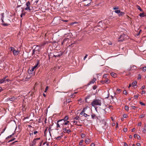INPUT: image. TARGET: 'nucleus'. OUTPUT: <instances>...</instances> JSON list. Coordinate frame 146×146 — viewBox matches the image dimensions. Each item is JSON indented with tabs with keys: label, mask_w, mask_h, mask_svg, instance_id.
Masks as SVG:
<instances>
[{
	"label": "nucleus",
	"mask_w": 146,
	"mask_h": 146,
	"mask_svg": "<svg viewBox=\"0 0 146 146\" xmlns=\"http://www.w3.org/2000/svg\"><path fill=\"white\" fill-rule=\"evenodd\" d=\"M101 100L97 99L93 100L91 103V105L94 107H96L97 106H101Z\"/></svg>",
	"instance_id": "obj_1"
},
{
	"label": "nucleus",
	"mask_w": 146,
	"mask_h": 146,
	"mask_svg": "<svg viewBox=\"0 0 146 146\" xmlns=\"http://www.w3.org/2000/svg\"><path fill=\"white\" fill-rule=\"evenodd\" d=\"M39 60L37 61V64L35 66H34L31 69L30 71L29 72V74H32V72H33L34 69L37 68V67H39L40 66L39 65Z\"/></svg>",
	"instance_id": "obj_2"
},
{
	"label": "nucleus",
	"mask_w": 146,
	"mask_h": 146,
	"mask_svg": "<svg viewBox=\"0 0 146 146\" xmlns=\"http://www.w3.org/2000/svg\"><path fill=\"white\" fill-rule=\"evenodd\" d=\"M66 36L68 37V38H65L61 42L62 45H63L66 43H67L69 41V38H70L71 37V35H68Z\"/></svg>",
	"instance_id": "obj_3"
},
{
	"label": "nucleus",
	"mask_w": 146,
	"mask_h": 146,
	"mask_svg": "<svg viewBox=\"0 0 146 146\" xmlns=\"http://www.w3.org/2000/svg\"><path fill=\"white\" fill-rule=\"evenodd\" d=\"M26 5L27 7L25 8V10H29L30 11L32 10V9L30 8L31 5L30 2L29 1L27 2L26 4Z\"/></svg>",
	"instance_id": "obj_4"
},
{
	"label": "nucleus",
	"mask_w": 146,
	"mask_h": 146,
	"mask_svg": "<svg viewBox=\"0 0 146 146\" xmlns=\"http://www.w3.org/2000/svg\"><path fill=\"white\" fill-rule=\"evenodd\" d=\"M63 54V52H58L55 54H54L52 56L53 57H59L60 56H61Z\"/></svg>",
	"instance_id": "obj_5"
},
{
	"label": "nucleus",
	"mask_w": 146,
	"mask_h": 146,
	"mask_svg": "<svg viewBox=\"0 0 146 146\" xmlns=\"http://www.w3.org/2000/svg\"><path fill=\"white\" fill-rule=\"evenodd\" d=\"M126 35L124 34L121 35L119 37L118 41H122L124 40L125 38Z\"/></svg>",
	"instance_id": "obj_6"
},
{
	"label": "nucleus",
	"mask_w": 146,
	"mask_h": 146,
	"mask_svg": "<svg viewBox=\"0 0 146 146\" xmlns=\"http://www.w3.org/2000/svg\"><path fill=\"white\" fill-rule=\"evenodd\" d=\"M17 98L15 97V96H13L11 98H7V101H10L12 102H14L15 100L17 99Z\"/></svg>",
	"instance_id": "obj_7"
},
{
	"label": "nucleus",
	"mask_w": 146,
	"mask_h": 146,
	"mask_svg": "<svg viewBox=\"0 0 146 146\" xmlns=\"http://www.w3.org/2000/svg\"><path fill=\"white\" fill-rule=\"evenodd\" d=\"M63 131L64 133H68L69 134L71 132V131L69 129H67V128L66 127H65V128H64L63 129Z\"/></svg>",
	"instance_id": "obj_8"
},
{
	"label": "nucleus",
	"mask_w": 146,
	"mask_h": 146,
	"mask_svg": "<svg viewBox=\"0 0 146 146\" xmlns=\"http://www.w3.org/2000/svg\"><path fill=\"white\" fill-rule=\"evenodd\" d=\"M40 139V138H36L34 139L33 141L32 142L31 144L33 145H35L37 143V141Z\"/></svg>",
	"instance_id": "obj_9"
},
{
	"label": "nucleus",
	"mask_w": 146,
	"mask_h": 146,
	"mask_svg": "<svg viewBox=\"0 0 146 146\" xmlns=\"http://www.w3.org/2000/svg\"><path fill=\"white\" fill-rule=\"evenodd\" d=\"M110 82V80H109L108 79H106L105 80H102L101 81V82L102 84H104L105 83L106 84H109Z\"/></svg>",
	"instance_id": "obj_10"
},
{
	"label": "nucleus",
	"mask_w": 146,
	"mask_h": 146,
	"mask_svg": "<svg viewBox=\"0 0 146 146\" xmlns=\"http://www.w3.org/2000/svg\"><path fill=\"white\" fill-rule=\"evenodd\" d=\"M33 50L35 52H36V53H37L38 52H39L40 47L38 46H37L35 49Z\"/></svg>",
	"instance_id": "obj_11"
},
{
	"label": "nucleus",
	"mask_w": 146,
	"mask_h": 146,
	"mask_svg": "<svg viewBox=\"0 0 146 146\" xmlns=\"http://www.w3.org/2000/svg\"><path fill=\"white\" fill-rule=\"evenodd\" d=\"M1 19L2 20V23L1 24L3 26H8L9 25V24H8V23H5L3 21V18H1Z\"/></svg>",
	"instance_id": "obj_12"
},
{
	"label": "nucleus",
	"mask_w": 146,
	"mask_h": 146,
	"mask_svg": "<svg viewBox=\"0 0 146 146\" xmlns=\"http://www.w3.org/2000/svg\"><path fill=\"white\" fill-rule=\"evenodd\" d=\"M57 122H58L60 124V125H62L63 126V125L64 124V121L63 120V119H61L57 121Z\"/></svg>",
	"instance_id": "obj_13"
},
{
	"label": "nucleus",
	"mask_w": 146,
	"mask_h": 146,
	"mask_svg": "<svg viewBox=\"0 0 146 146\" xmlns=\"http://www.w3.org/2000/svg\"><path fill=\"white\" fill-rule=\"evenodd\" d=\"M19 53V50H14L13 53L14 55H18Z\"/></svg>",
	"instance_id": "obj_14"
},
{
	"label": "nucleus",
	"mask_w": 146,
	"mask_h": 146,
	"mask_svg": "<svg viewBox=\"0 0 146 146\" xmlns=\"http://www.w3.org/2000/svg\"><path fill=\"white\" fill-rule=\"evenodd\" d=\"M96 80V78H94L90 82L88 85H89L91 84L94 83L95 82Z\"/></svg>",
	"instance_id": "obj_15"
},
{
	"label": "nucleus",
	"mask_w": 146,
	"mask_h": 146,
	"mask_svg": "<svg viewBox=\"0 0 146 146\" xmlns=\"http://www.w3.org/2000/svg\"><path fill=\"white\" fill-rule=\"evenodd\" d=\"M88 1L89 3L86 4V3H85L84 5L86 6H90V4L91 3V1H92L91 0H84L83 1H82L84 2V1Z\"/></svg>",
	"instance_id": "obj_16"
},
{
	"label": "nucleus",
	"mask_w": 146,
	"mask_h": 146,
	"mask_svg": "<svg viewBox=\"0 0 146 146\" xmlns=\"http://www.w3.org/2000/svg\"><path fill=\"white\" fill-rule=\"evenodd\" d=\"M132 70H135L137 68V67L135 65H132L131 66Z\"/></svg>",
	"instance_id": "obj_17"
},
{
	"label": "nucleus",
	"mask_w": 146,
	"mask_h": 146,
	"mask_svg": "<svg viewBox=\"0 0 146 146\" xmlns=\"http://www.w3.org/2000/svg\"><path fill=\"white\" fill-rule=\"evenodd\" d=\"M109 75L108 74H105L103 76V78L106 79H108Z\"/></svg>",
	"instance_id": "obj_18"
},
{
	"label": "nucleus",
	"mask_w": 146,
	"mask_h": 146,
	"mask_svg": "<svg viewBox=\"0 0 146 146\" xmlns=\"http://www.w3.org/2000/svg\"><path fill=\"white\" fill-rule=\"evenodd\" d=\"M69 119L68 116H65L64 119H62L64 121H66Z\"/></svg>",
	"instance_id": "obj_19"
},
{
	"label": "nucleus",
	"mask_w": 146,
	"mask_h": 146,
	"mask_svg": "<svg viewBox=\"0 0 146 146\" xmlns=\"http://www.w3.org/2000/svg\"><path fill=\"white\" fill-rule=\"evenodd\" d=\"M111 76L114 77H116L117 74H115L114 72H112L111 73Z\"/></svg>",
	"instance_id": "obj_20"
},
{
	"label": "nucleus",
	"mask_w": 146,
	"mask_h": 146,
	"mask_svg": "<svg viewBox=\"0 0 146 146\" xmlns=\"http://www.w3.org/2000/svg\"><path fill=\"white\" fill-rule=\"evenodd\" d=\"M90 142V139H86L85 141V142L86 144H89Z\"/></svg>",
	"instance_id": "obj_21"
},
{
	"label": "nucleus",
	"mask_w": 146,
	"mask_h": 146,
	"mask_svg": "<svg viewBox=\"0 0 146 146\" xmlns=\"http://www.w3.org/2000/svg\"><path fill=\"white\" fill-rule=\"evenodd\" d=\"M140 69H142L143 71L144 72H145L146 71V66L144 67H141L140 68Z\"/></svg>",
	"instance_id": "obj_22"
},
{
	"label": "nucleus",
	"mask_w": 146,
	"mask_h": 146,
	"mask_svg": "<svg viewBox=\"0 0 146 146\" xmlns=\"http://www.w3.org/2000/svg\"><path fill=\"white\" fill-rule=\"evenodd\" d=\"M124 12H121L120 11V12L118 14V15L119 16H122L124 15Z\"/></svg>",
	"instance_id": "obj_23"
},
{
	"label": "nucleus",
	"mask_w": 146,
	"mask_h": 146,
	"mask_svg": "<svg viewBox=\"0 0 146 146\" xmlns=\"http://www.w3.org/2000/svg\"><path fill=\"white\" fill-rule=\"evenodd\" d=\"M86 109V108H84L82 110V111H81V112L80 113V114L81 115H82L83 114H84V113L85 112V110Z\"/></svg>",
	"instance_id": "obj_24"
},
{
	"label": "nucleus",
	"mask_w": 146,
	"mask_h": 146,
	"mask_svg": "<svg viewBox=\"0 0 146 146\" xmlns=\"http://www.w3.org/2000/svg\"><path fill=\"white\" fill-rule=\"evenodd\" d=\"M137 83V82L136 81H134L132 83V85L133 86H135L136 85V84Z\"/></svg>",
	"instance_id": "obj_25"
},
{
	"label": "nucleus",
	"mask_w": 146,
	"mask_h": 146,
	"mask_svg": "<svg viewBox=\"0 0 146 146\" xmlns=\"http://www.w3.org/2000/svg\"><path fill=\"white\" fill-rule=\"evenodd\" d=\"M120 11H121L120 10H116L115 11V13L119 14L120 12Z\"/></svg>",
	"instance_id": "obj_26"
},
{
	"label": "nucleus",
	"mask_w": 146,
	"mask_h": 146,
	"mask_svg": "<svg viewBox=\"0 0 146 146\" xmlns=\"http://www.w3.org/2000/svg\"><path fill=\"white\" fill-rule=\"evenodd\" d=\"M119 9V7L118 6H115L113 7V9L114 10H116V9Z\"/></svg>",
	"instance_id": "obj_27"
},
{
	"label": "nucleus",
	"mask_w": 146,
	"mask_h": 146,
	"mask_svg": "<svg viewBox=\"0 0 146 146\" xmlns=\"http://www.w3.org/2000/svg\"><path fill=\"white\" fill-rule=\"evenodd\" d=\"M62 136H59L57 137H55V139L57 140H60L62 138Z\"/></svg>",
	"instance_id": "obj_28"
},
{
	"label": "nucleus",
	"mask_w": 146,
	"mask_h": 146,
	"mask_svg": "<svg viewBox=\"0 0 146 146\" xmlns=\"http://www.w3.org/2000/svg\"><path fill=\"white\" fill-rule=\"evenodd\" d=\"M137 9L141 11H143V10L141 9L140 7L138 5L137 6Z\"/></svg>",
	"instance_id": "obj_29"
},
{
	"label": "nucleus",
	"mask_w": 146,
	"mask_h": 146,
	"mask_svg": "<svg viewBox=\"0 0 146 146\" xmlns=\"http://www.w3.org/2000/svg\"><path fill=\"white\" fill-rule=\"evenodd\" d=\"M125 110L127 111H128V110H129V107L127 106H125Z\"/></svg>",
	"instance_id": "obj_30"
},
{
	"label": "nucleus",
	"mask_w": 146,
	"mask_h": 146,
	"mask_svg": "<svg viewBox=\"0 0 146 146\" xmlns=\"http://www.w3.org/2000/svg\"><path fill=\"white\" fill-rule=\"evenodd\" d=\"M144 13H140L139 15L140 17H144V16H145L144 15Z\"/></svg>",
	"instance_id": "obj_31"
},
{
	"label": "nucleus",
	"mask_w": 146,
	"mask_h": 146,
	"mask_svg": "<svg viewBox=\"0 0 146 146\" xmlns=\"http://www.w3.org/2000/svg\"><path fill=\"white\" fill-rule=\"evenodd\" d=\"M74 119H75L77 120H79L80 119V117L79 116H77L76 117H75Z\"/></svg>",
	"instance_id": "obj_32"
},
{
	"label": "nucleus",
	"mask_w": 146,
	"mask_h": 146,
	"mask_svg": "<svg viewBox=\"0 0 146 146\" xmlns=\"http://www.w3.org/2000/svg\"><path fill=\"white\" fill-rule=\"evenodd\" d=\"M10 48L11 49V51H12L13 52L14 50H15V48L13 47H11Z\"/></svg>",
	"instance_id": "obj_33"
},
{
	"label": "nucleus",
	"mask_w": 146,
	"mask_h": 146,
	"mask_svg": "<svg viewBox=\"0 0 146 146\" xmlns=\"http://www.w3.org/2000/svg\"><path fill=\"white\" fill-rule=\"evenodd\" d=\"M3 82H5L2 79L1 80L0 79V84H2Z\"/></svg>",
	"instance_id": "obj_34"
},
{
	"label": "nucleus",
	"mask_w": 146,
	"mask_h": 146,
	"mask_svg": "<svg viewBox=\"0 0 146 146\" xmlns=\"http://www.w3.org/2000/svg\"><path fill=\"white\" fill-rule=\"evenodd\" d=\"M141 78V76L140 75V74H139L138 75V79L139 80Z\"/></svg>",
	"instance_id": "obj_35"
},
{
	"label": "nucleus",
	"mask_w": 146,
	"mask_h": 146,
	"mask_svg": "<svg viewBox=\"0 0 146 146\" xmlns=\"http://www.w3.org/2000/svg\"><path fill=\"white\" fill-rule=\"evenodd\" d=\"M145 115H143V114H142V115H140L139 116V118H143L145 117Z\"/></svg>",
	"instance_id": "obj_36"
},
{
	"label": "nucleus",
	"mask_w": 146,
	"mask_h": 146,
	"mask_svg": "<svg viewBox=\"0 0 146 146\" xmlns=\"http://www.w3.org/2000/svg\"><path fill=\"white\" fill-rule=\"evenodd\" d=\"M75 43H72V44H71L70 45L68 46H69V47H73L74 46V44Z\"/></svg>",
	"instance_id": "obj_37"
},
{
	"label": "nucleus",
	"mask_w": 146,
	"mask_h": 146,
	"mask_svg": "<svg viewBox=\"0 0 146 146\" xmlns=\"http://www.w3.org/2000/svg\"><path fill=\"white\" fill-rule=\"evenodd\" d=\"M139 104L143 106H145V104L142 102H139Z\"/></svg>",
	"instance_id": "obj_38"
},
{
	"label": "nucleus",
	"mask_w": 146,
	"mask_h": 146,
	"mask_svg": "<svg viewBox=\"0 0 146 146\" xmlns=\"http://www.w3.org/2000/svg\"><path fill=\"white\" fill-rule=\"evenodd\" d=\"M131 107L133 109L135 110V109L137 108V107L134 106H131Z\"/></svg>",
	"instance_id": "obj_39"
},
{
	"label": "nucleus",
	"mask_w": 146,
	"mask_h": 146,
	"mask_svg": "<svg viewBox=\"0 0 146 146\" xmlns=\"http://www.w3.org/2000/svg\"><path fill=\"white\" fill-rule=\"evenodd\" d=\"M57 127L58 128L60 127V124L58 122H57Z\"/></svg>",
	"instance_id": "obj_40"
},
{
	"label": "nucleus",
	"mask_w": 146,
	"mask_h": 146,
	"mask_svg": "<svg viewBox=\"0 0 146 146\" xmlns=\"http://www.w3.org/2000/svg\"><path fill=\"white\" fill-rule=\"evenodd\" d=\"M123 94H124L125 95H127V92L125 90H124L123 92Z\"/></svg>",
	"instance_id": "obj_41"
},
{
	"label": "nucleus",
	"mask_w": 146,
	"mask_h": 146,
	"mask_svg": "<svg viewBox=\"0 0 146 146\" xmlns=\"http://www.w3.org/2000/svg\"><path fill=\"white\" fill-rule=\"evenodd\" d=\"M143 133H146V129H145V128H144L143 129Z\"/></svg>",
	"instance_id": "obj_42"
},
{
	"label": "nucleus",
	"mask_w": 146,
	"mask_h": 146,
	"mask_svg": "<svg viewBox=\"0 0 146 146\" xmlns=\"http://www.w3.org/2000/svg\"><path fill=\"white\" fill-rule=\"evenodd\" d=\"M97 88V86L96 85L94 86L93 87V89L94 90H95Z\"/></svg>",
	"instance_id": "obj_43"
},
{
	"label": "nucleus",
	"mask_w": 146,
	"mask_h": 146,
	"mask_svg": "<svg viewBox=\"0 0 146 146\" xmlns=\"http://www.w3.org/2000/svg\"><path fill=\"white\" fill-rule=\"evenodd\" d=\"M123 117L124 118H126L128 116L127 114H124L123 116Z\"/></svg>",
	"instance_id": "obj_44"
},
{
	"label": "nucleus",
	"mask_w": 146,
	"mask_h": 146,
	"mask_svg": "<svg viewBox=\"0 0 146 146\" xmlns=\"http://www.w3.org/2000/svg\"><path fill=\"white\" fill-rule=\"evenodd\" d=\"M81 137H82V138H84V137H85V134H84L83 133H82L81 134Z\"/></svg>",
	"instance_id": "obj_45"
},
{
	"label": "nucleus",
	"mask_w": 146,
	"mask_h": 146,
	"mask_svg": "<svg viewBox=\"0 0 146 146\" xmlns=\"http://www.w3.org/2000/svg\"><path fill=\"white\" fill-rule=\"evenodd\" d=\"M84 142V141L83 140H81L80 141V142L79 143V145H82V143H83Z\"/></svg>",
	"instance_id": "obj_46"
},
{
	"label": "nucleus",
	"mask_w": 146,
	"mask_h": 146,
	"mask_svg": "<svg viewBox=\"0 0 146 146\" xmlns=\"http://www.w3.org/2000/svg\"><path fill=\"white\" fill-rule=\"evenodd\" d=\"M137 139H139V140H140L141 139V137H140V136L138 135H137Z\"/></svg>",
	"instance_id": "obj_47"
},
{
	"label": "nucleus",
	"mask_w": 146,
	"mask_h": 146,
	"mask_svg": "<svg viewBox=\"0 0 146 146\" xmlns=\"http://www.w3.org/2000/svg\"><path fill=\"white\" fill-rule=\"evenodd\" d=\"M121 90L119 89H117V91L118 93H119L120 92Z\"/></svg>",
	"instance_id": "obj_48"
},
{
	"label": "nucleus",
	"mask_w": 146,
	"mask_h": 146,
	"mask_svg": "<svg viewBox=\"0 0 146 146\" xmlns=\"http://www.w3.org/2000/svg\"><path fill=\"white\" fill-rule=\"evenodd\" d=\"M92 117V119H94V117H95V115L94 114H92L91 115Z\"/></svg>",
	"instance_id": "obj_49"
},
{
	"label": "nucleus",
	"mask_w": 146,
	"mask_h": 146,
	"mask_svg": "<svg viewBox=\"0 0 146 146\" xmlns=\"http://www.w3.org/2000/svg\"><path fill=\"white\" fill-rule=\"evenodd\" d=\"M1 15L2 16V17H1V18H3H3L4 17V13H1Z\"/></svg>",
	"instance_id": "obj_50"
},
{
	"label": "nucleus",
	"mask_w": 146,
	"mask_h": 146,
	"mask_svg": "<svg viewBox=\"0 0 146 146\" xmlns=\"http://www.w3.org/2000/svg\"><path fill=\"white\" fill-rule=\"evenodd\" d=\"M76 23H77V22H72V23H71L70 24V25H74V24H76Z\"/></svg>",
	"instance_id": "obj_51"
},
{
	"label": "nucleus",
	"mask_w": 146,
	"mask_h": 146,
	"mask_svg": "<svg viewBox=\"0 0 146 146\" xmlns=\"http://www.w3.org/2000/svg\"><path fill=\"white\" fill-rule=\"evenodd\" d=\"M84 116H85V117H87V116H89V115H87V114L85 113H84Z\"/></svg>",
	"instance_id": "obj_52"
},
{
	"label": "nucleus",
	"mask_w": 146,
	"mask_h": 146,
	"mask_svg": "<svg viewBox=\"0 0 146 146\" xmlns=\"http://www.w3.org/2000/svg\"><path fill=\"white\" fill-rule=\"evenodd\" d=\"M48 86H47L46 88L45 89V91H44V92H46V91L48 89Z\"/></svg>",
	"instance_id": "obj_53"
},
{
	"label": "nucleus",
	"mask_w": 146,
	"mask_h": 146,
	"mask_svg": "<svg viewBox=\"0 0 146 146\" xmlns=\"http://www.w3.org/2000/svg\"><path fill=\"white\" fill-rule=\"evenodd\" d=\"M90 96H87L85 98V99H87L90 98Z\"/></svg>",
	"instance_id": "obj_54"
},
{
	"label": "nucleus",
	"mask_w": 146,
	"mask_h": 146,
	"mask_svg": "<svg viewBox=\"0 0 146 146\" xmlns=\"http://www.w3.org/2000/svg\"><path fill=\"white\" fill-rule=\"evenodd\" d=\"M70 100L69 99H67L66 100V102L68 103H70Z\"/></svg>",
	"instance_id": "obj_55"
},
{
	"label": "nucleus",
	"mask_w": 146,
	"mask_h": 146,
	"mask_svg": "<svg viewBox=\"0 0 146 146\" xmlns=\"http://www.w3.org/2000/svg\"><path fill=\"white\" fill-rule=\"evenodd\" d=\"M87 56H88V55L87 54H86L84 58V60H85L86 58L87 57Z\"/></svg>",
	"instance_id": "obj_56"
},
{
	"label": "nucleus",
	"mask_w": 146,
	"mask_h": 146,
	"mask_svg": "<svg viewBox=\"0 0 146 146\" xmlns=\"http://www.w3.org/2000/svg\"><path fill=\"white\" fill-rule=\"evenodd\" d=\"M123 131L125 132H126L127 131V129L126 128H124L123 129Z\"/></svg>",
	"instance_id": "obj_57"
},
{
	"label": "nucleus",
	"mask_w": 146,
	"mask_h": 146,
	"mask_svg": "<svg viewBox=\"0 0 146 146\" xmlns=\"http://www.w3.org/2000/svg\"><path fill=\"white\" fill-rule=\"evenodd\" d=\"M12 136V135H9V136H8V137H7L6 138V139H7L11 137Z\"/></svg>",
	"instance_id": "obj_58"
},
{
	"label": "nucleus",
	"mask_w": 146,
	"mask_h": 146,
	"mask_svg": "<svg viewBox=\"0 0 146 146\" xmlns=\"http://www.w3.org/2000/svg\"><path fill=\"white\" fill-rule=\"evenodd\" d=\"M67 124V123L66 122V121H64V124H63V126H64V125H66Z\"/></svg>",
	"instance_id": "obj_59"
},
{
	"label": "nucleus",
	"mask_w": 146,
	"mask_h": 146,
	"mask_svg": "<svg viewBox=\"0 0 146 146\" xmlns=\"http://www.w3.org/2000/svg\"><path fill=\"white\" fill-rule=\"evenodd\" d=\"M138 97V96L137 95H135L134 96V98H135V99H137Z\"/></svg>",
	"instance_id": "obj_60"
},
{
	"label": "nucleus",
	"mask_w": 146,
	"mask_h": 146,
	"mask_svg": "<svg viewBox=\"0 0 146 146\" xmlns=\"http://www.w3.org/2000/svg\"><path fill=\"white\" fill-rule=\"evenodd\" d=\"M141 124H142L141 122H140L138 123V125L141 126Z\"/></svg>",
	"instance_id": "obj_61"
},
{
	"label": "nucleus",
	"mask_w": 146,
	"mask_h": 146,
	"mask_svg": "<svg viewBox=\"0 0 146 146\" xmlns=\"http://www.w3.org/2000/svg\"><path fill=\"white\" fill-rule=\"evenodd\" d=\"M131 69L132 68H131V67L130 66V67L127 70L128 71H130L132 69Z\"/></svg>",
	"instance_id": "obj_62"
},
{
	"label": "nucleus",
	"mask_w": 146,
	"mask_h": 146,
	"mask_svg": "<svg viewBox=\"0 0 146 146\" xmlns=\"http://www.w3.org/2000/svg\"><path fill=\"white\" fill-rule=\"evenodd\" d=\"M136 145L137 146H141V145L140 143H137L136 144Z\"/></svg>",
	"instance_id": "obj_63"
},
{
	"label": "nucleus",
	"mask_w": 146,
	"mask_h": 146,
	"mask_svg": "<svg viewBox=\"0 0 146 146\" xmlns=\"http://www.w3.org/2000/svg\"><path fill=\"white\" fill-rule=\"evenodd\" d=\"M95 146V144L93 143H92L90 145V146Z\"/></svg>",
	"instance_id": "obj_64"
}]
</instances>
